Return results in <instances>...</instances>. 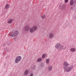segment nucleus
<instances>
[{
  "mask_svg": "<svg viewBox=\"0 0 76 76\" xmlns=\"http://www.w3.org/2000/svg\"><path fill=\"white\" fill-rule=\"evenodd\" d=\"M63 65L64 66V69L65 72H70L72 70V69L73 68V66L71 65L69 67V64L67 62L65 61L63 63Z\"/></svg>",
  "mask_w": 76,
  "mask_h": 76,
  "instance_id": "1",
  "label": "nucleus"
},
{
  "mask_svg": "<svg viewBox=\"0 0 76 76\" xmlns=\"http://www.w3.org/2000/svg\"><path fill=\"white\" fill-rule=\"evenodd\" d=\"M55 48L59 51H61L63 50L66 49V48L61 45L60 43H57L55 45Z\"/></svg>",
  "mask_w": 76,
  "mask_h": 76,
  "instance_id": "2",
  "label": "nucleus"
},
{
  "mask_svg": "<svg viewBox=\"0 0 76 76\" xmlns=\"http://www.w3.org/2000/svg\"><path fill=\"white\" fill-rule=\"evenodd\" d=\"M19 31L18 30L13 31L10 34V37H16L19 34Z\"/></svg>",
  "mask_w": 76,
  "mask_h": 76,
  "instance_id": "3",
  "label": "nucleus"
},
{
  "mask_svg": "<svg viewBox=\"0 0 76 76\" xmlns=\"http://www.w3.org/2000/svg\"><path fill=\"white\" fill-rule=\"evenodd\" d=\"M22 60V57L20 56H18L16 57L15 60V63H18V62Z\"/></svg>",
  "mask_w": 76,
  "mask_h": 76,
  "instance_id": "4",
  "label": "nucleus"
},
{
  "mask_svg": "<svg viewBox=\"0 0 76 76\" xmlns=\"http://www.w3.org/2000/svg\"><path fill=\"white\" fill-rule=\"evenodd\" d=\"M66 5L64 4L60 5L59 9H60L61 10H64L66 8Z\"/></svg>",
  "mask_w": 76,
  "mask_h": 76,
  "instance_id": "5",
  "label": "nucleus"
},
{
  "mask_svg": "<svg viewBox=\"0 0 76 76\" xmlns=\"http://www.w3.org/2000/svg\"><path fill=\"white\" fill-rule=\"evenodd\" d=\"M30 28V27H29V26H27L24 28V29L25 31H26V32H28V31H29V29Z\"/></svg>",
  "mask_w": 76,
  "mask_h": 76,
  "instance_id": "6",
  "label": "nucleus"
},
{
  "mask_svg": "<svg viewBox=\"0 0 76 76\" xmlns=\"http://www.w3.org/2000/svg\"><path fill=\"white\" fill-rule=\"evenodd\" d=\"M29 31L30 33H34L35 32V31L32 28H30L29 29Z\"/></svg>",
  "mask_w": 76,
  "mask_h": 76,
  "instance_id": "7",
  "label": "nucleus"
},
{
  "mask_svg": "<svg viewBox=\"0 0 76 76\" xmlns=\"http://www.w3.org/2000/svg\"><path fill=\"white\" fill-rule=\"evenodd\" d=\"M49 38H53L54 37V34L52 33H50L49 34Z\"/></svg>",
  "mask_w": 76,
  "mask_h": 76,
  "instance_id": "8",
  "label": "nucleus"
},
{
  "mask_svg": "<svg viewBox=\"0 0 76 76\" xmlns=\"http://www.w3.org/2000/svg\"><path fill=\"white\" fill-rule=\"evenodd\" d=\"M48 71H51L53 69V67L51 66H49L48 68Z\"/></svg>",
  "mask_w": 76,
  "mask_h": 76,
  "instance_id": "9",
  "label": "nucleus"
},
{
  "mask_svg": "<svg viewBox=\"0 0 76 76\" xmlns=\"http://www.w3.org/2000/svg\"><path fill=\"white\" fill-rule=\"evenodd\" d=\"M32 28H33L34 31H37V29H38V27L37 26H33Z\"/></svg>",
  "mask_w": 76,
  "mask_h": 76,
  "instance_id": "10",
  "label": "nucleus"
},
{
  "mask_svg": "<svg viewBox=\"0 0 76 76\" xmlns=\"http://www.w3.org/2000/svg\"><path fill=\"white\" fill-rule=\"evenodd\" d=\"M13 19H10L8 21L7 23H9V24H10V23H12V22H13Z\"/></svg>",
  "mask_w": 76,
  "mask_h": 76,
  "instance_id": "11",
  "label": "nucleus"
},
{
  "mask_svg": "<svg viewBox=\"0 0 76 76\" xmlns=\"http://www.w3.org/2000/svg\"><path fill=\"white\" fill-rule=\"evenodd\" d=\"M70 50L71 52H75L76 51V49L75 48H72L70 49Z\"/></svg>",
  "mask_w": 76,
  "mask_h": 76,
  "instance_id": "12",
  "label": "nucleus"
},
{
  "mask_svg": "<svg viewBox=\"0 0 76 76\" xmlns=\"http://www.w3.org/2000/svg\"><path fill=\"white\" fill-rule=\"evenodd\" d=\"M10 8V5L9 4H7L5 6L6 9H8Z\"/></svg>",
  "mask_w": 76,
  "mask_h": 76,
  "instance_id": "13",
  "label": "nucleus"
},
{
  "mask_svg": "<svg viewBox=\"0 0 76 76\" xmlns=\"http://www.w3.org/2000/svg\"><path fill=\"white\" fill-rule=\"evenodd\" d=\"M74 4V1H73V0H71L70 3V5H71V6H72V5H73Z\"/></svg>",
  "mask_w": 76,
  "mask_h": 76,
  "instance_id": "14",
  "label": "nucleus"
},
{
  "mask_svg": "<svg viewBox=\"0 0 76 76\" xmlns=\"http://www.w3.org/2000/svg\"><path fill=\"white\" fill-rule=\"evenodd\" d=\"M28 74V70H26L24 72V75H27Z\"/></svg>",
  "mask_w": 76,
  "mask_h": 76,
  "instance_id": "15",
  "label": "nucleus"
},
{
  "mask_svg": "<svg viewBox=\"0 0 76 76\" xmlns=\"http://www.w3.org/2000/svg\"><path fill=\"white\" fill-rule=\"evenodd\" d=\"M37 61L38 62L41 61H42V58H39L37 60Z\"/></svg>",
  "mask_w": 76,
  "mask_h": 76,
  "instance_id": "16",
  "label": "nucleus"
},
{
  "mask_svg": "<svg viewBox=\"0 0 76 76\" xmlns=\"http://www.w3.org/2000/svg\"><path fill=\"white\" fill-rule=\"evenodd\" d=\"M46 17L45 15H43L41 16V18L42 19H44Z\"/></svg>",
  "mask_w": 76,
  "mask_h": 76,
  "instance_id": "17",
  "label": "nucleus"
},
{
  "mask_svg": "<svg viewBox=\"0 0 76 76\" xmlns=\"http://www.w3.org/2000/svg\"><path fill=\"white\" fill-rule=\"evenodd\" d=\"M46 62L47 64L50 63V59H48L46 60Z\"/></svg>",
  "mask_w": 76,
  "mask_h": 76,
  "instance_id": "18",
  "label": "nucleus"
},
{
  "mask_svg": "<svg viewBox=\"0 0 76 76\" xmlns=\"http://www.w3.org/2000/svg\"><path fill=\"white\" fill-rule=\"evenodd\" d=\"M45 54H44L42 55V58H45Z\"/></svg>",
  "mask_w": 76,
  "mask_h": 76,
  "instance_id": "19",
  "label": "nucleus"
},
{
  "mask_svg": "<svg viewBox=\"0 0 76 76\" xmlns=\"http://www.w3.org/2000/svg\"><path fill=\"white\" fill-rule=\"evenodd\" d=\"M68 0H65L64 2L65 3H67L68 2Z\"/></svg>",
  "mask_w": 76,
  "mask_h": 76,
  "instance_id": "20",
  "label": "nucleus"
},
{
  "mask_svg": "<svg viewBox=\"0 0 76 76\" xmlns=\"http://www.w3.org/2000/svg\"><path fill=\"white\" fill-rule=\"evenodd\" d=\"M74 4H76V1H74Z\"/></svg>",
  "mask_w": 76,
  "mask_h": 76,
  "instance_id": "21",
  "label": "nucleus"
},
{
  "mask_svg": "<svg viewBox=\"0 0 76 76\" xmlns=\"http://www.w3.org/2000/svg\"><path fill=\"white\" fill-rule=\"evenodd\" d=\"M30 76H33V74H31L30 75Z\"/></svg>",
  "mask_w": 76,
  "mask_h": 76,
  "instance_id": "22",
  "label": "nucleus"
},
{
  "mask_svg": "<svg viewBox=\"0 0 76 76\" xmlns=\"http://www.w3.org/2000/svg\"><path fill=\"white\" fill-rule=\"evenodd\" d=\"M75 19H76V16L75 17Z\"/></svg>",
  "mask_w": 76,
  "mask_h": 76,
  "instance_id": "23",
  "label": "nucleus"
}]
</instances>
